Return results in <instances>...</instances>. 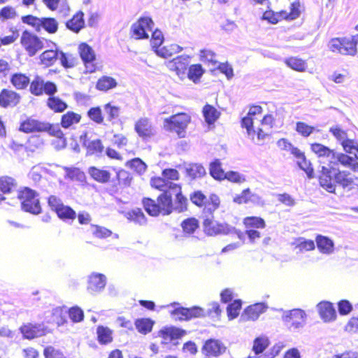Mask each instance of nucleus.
Segmentation results:
<instances>
[{
	"label": "nucleus",
	"mask_w": 358,
	"mask_h": 358,
	"mask_svg": "<svg viewBox=\"0 0 358 358\" xmlns=\"http://www.w3.org/2000/svg\"><path fill=\"white\" fill-rule=\"evenodd\" d=\"M318 179L320 185L330 193H335L336 183L343 189H358V177L348 171H341L333 166H322Z\"/></svg>",
	"instance_id": "1"
},
{
	"label": "nucleus",
	"mask_w": 358,
	"mask_h": 358,
	"mask_svg": "<svg viewBox=\"0 0 358 358\" xmlns=\"http://www.w3.org/2000/svg\"><path fill=\"white\" fill-rule=\"evenodd\" d=\"M262 106L253 105L250 108L247 115L241 119V127L246 129L248 135L252 139L258 141L264 140L269 135L271 129L275 124V118L272 115L268 114L264 116L261 120L260 126L257 129L253 126V116L262 114Z\"/></svg>",
	"instance_id": "2"
},
{
	"label": "nucleus",
	"mask_w": 358,
	"mask_h": 358,
	"mask_svg": "<svg viewBox=\"0 0 358 358\" xmlns=\"http://www.w3.org/2000/svg\"><path fill=\"white\" fill-rule=\"evenodd\" d=\"M162 192L157 199L145 197L142 199L143 206L146 213L152 217L167 216L174 211L173 202L169 190Z\"/></svg>",
	"instance_id": "3"
},
{
	"label": "nucleus",
	"mask_w": 358,
	"mask_h": 358,
	"mask_svg": "<svg viewBox=\"0 0 358 358\" xmlns=\"http://www.w3.org/2000/svg\"><path fill=\"white\" fill-rule=\"evenodd\" d=\"M192 203L201 210V216H212L221 205L220 196L211 193L206 195L201 190H195L189 194Z\"/></svg>",
	"instance_id": "4"
},
{
	"label": "nucleus",
	"mask_w": 358,
	"mask_h": 358,
	"mask_svg": "<svg viewBox=\"0 0 358 358\" xmlns=\"http://www.w3.org/2000/svg\"><path fill=\"white\" fill-rule=\"evenodd\" d=\"M358 45V34L350 37H336L330 41L329 48L333 52L346 56L357 55Z\"/></svg>",
	"instance_id": "5"
},
{
	"label": "nucleus",
	"mask_w": 358,
	"mask_h": 358,
	"mask_svg": "<svg viewBox=\"0 0 358 358\" xmlns=\"http://www.w3.org/2000/svg\"><path fill=\"white\" fill-rule=\"evenodd\" d=\"M190 122L191 116L187 113L180 112L165 118L164 127L169 131L176 132L179 138H184Z\"/></svg>",
	"instance_id": "6"
},
{
	"label": "nucleus",
	"mask_w": 358,
	"mask_h": 358,
	"mask_svg": "<svg viewBox=\"0 0 358 358\" xmlns=\"http://www.w3.org/2000/svg\"><path fill=\"white\" fill-rule=\"evenodd\" d=\"M17 199L24 211L34 215H38L41 213L40 201L37 199L36 191L29 187H24L18 190Z\"/></svg>",
	"instance_id": "7"
},
{
	"label": "nucleus",
	"mask_w": 358,
	"mask_h": 358,
	"mask_svg": "<svg viewBox=\"0 0 358 358\" xmlns=\"http://www.w3.org/2000/svg\"><path fill=\"white\" fill-rule=\"evenodd\" d=\"M180 179V173L178 170L173 168L164 169L162 171V176H155L151 178L150 185L157 190H170L173 185H180L173 182Z\"/></svg>",
	"instance_id": "8"
},
{
	"label": "nucleus",
	"mask_w": 358,
	"mask_h": 358,
	"mask_svg": "<svg viewBox=\"0 0 358 358\" xmlns=\"http://www.w3.org/2000/svg\"><path fill=\"white\" fill-rule=\"evenodd\" d=\"M243 224L245 228V234L251 243H255L261 238L262 235L258 229H264L266 227L265 220L259 216H247L244 217L243 219Z\"/></svg>",
	"instance_id": "9"
},
{
	"label": "nucleus",
	"mask_w": 358,
	"mask_h": 358,
	"mask_svg": "<svg viewBox=\"0 0 358 358\" xmlns=\"http://www.w3.org/2000/svg\"><path fill=\"white\" fill-rule=\"evenodd\" d=\"M22 338L27 340H34L37 338L43 337L52 333V331L46 327L43 322H25L19 328Z\"/></svg>",
	"instance_id": "10"
},
{
	"label": "nucleus",
	"mask_w": 358,
	"mask_h": 358,
	"mask_svg": "<svg viewBox=\"0 0 358 358\" xmlns=\"http://www.w3.org/2000/svg\"><path fill=\"white\" fill-rule=\"evenodd\" d=\"M29 92L31 94L39 96L43 94L52 95L57 92L56 84L52 81H44L39 76H35L29 83Z\"/></svg>",
	"instance_id": "11"
},
{
	"label": "nucleus",
	"mask_w": 358,
	"mask_h": 358,
	"mask_svg": "<svg viewBox=\"0 0 358 358\" xmlns=\"http://www.w3.org/2000/svg\"><path fill=\"white\" fill-rule=\"evenodd\" d=\"M20 44L29 57L34 56L43 48V42L36 34L25 30L22 33Z\"/></svg>",
	"instance_id": "12"
},
{
	"label": "nucleus",
	"mask_w": 358,
	"mask_h": 358,
	"mask_svg": "<svg viewBox=\"0 0 358 358\" xmlns=\"http://www.w3.org/2000/svg\"><path fill=\"white\" fill-rule=\"evenodd\" d=\"M154 26L152 20L149 17H141L130 29L131 37L136 40L147 39L149 32L152 31Z\"/></svg>",
	"instance_id": "13"
},
{
	"label": "nucleus",
	"mask_w": 358,
	"mask_h": 358,
	"mask_svg": "<svg viewBox=\"0 0 358 358\" xmlns=\"http://www.w3.org/2000/svg\"><path fill=\"white\" fill-rule=\"evenodd\" d=\"M78 53L85 66V72L94 73L98 69V66L96 62V54L92 48L87 43H81L78 45Z\"/></svg>",
	"instance_id": "14"
},
{
	"label": "nucleus",
	"mask_w": 358,
	"mask_h": 358,
	"mask_svg": "<svg viewBox=\"0 0 358 358\" xmlns=\"http://www.w3.org/2000/svg\"><path fill=\"white\" fill-rule=\"evenodd\" d=\"M227 349L220 340L209 338L204 341L201 351L206 357H218L224 354Z\"/></svg>",
	"instance_id": "15"
},
{
	"label": "nucleus",
	"mask_w": 358,
	"mask_h": 358,
	"mask_svg": "<svg viewBox=\"0 0 358 358\" xmlns=\"http://www.w3.org/2000/svg\"><path fill=\"white\" fill-rule=\"evenodd\" d=\"M203 231L206 236H216L228 232L227 225L215 221L213 215L212 216H203Z\"/></svg>",
	"instance_id": "16"
},
{
	"label": "nucleus",
	"mask_w": 358,
	"mask_h": 358,
	"mask_svg": "<svg viewBox=\"0 0 358 358\" xmlns=\"http://www.w3.org/2000/svg\"><path fill=\"white\" fill-rule=\"evenodd\" d=\"M134 131L144 141H148L155 134V127L150 118L141 117L134 124Z\"/></svg>",
	"instance_id": "17"
},
{
	"label": "nucleus",
	"mask_w": 358,
	"mask_h": 358,
	"mask_svg": "<svg viewBox=\"0 0 358 358\" xmlns=\"http://www.w3.org/2000/svg\"><path fill=\"white\" fill-rule=\"evenodd\" d=\"M306 313L299 308L286 312L282 316V321L290 328L298 329L303 326L306 320Z\"/></svg>",
	"instance_id": "18"
},
{
	"label": "nucleus",
	"mask_w": 358,
	"mask_h": 358,
	"mask_svg": "<svg viewBox=\"0 0 358 358\" xmlns=\"http://www.w3.org/2000/svg\"><path fill=\"white\" fill-rule=\"evenodd\" d=\"M42 132H47L50 136L57 138L56 148L61 149L65 148L66 145V138L64 132L57 124H52L43 122Z\"/></svg>",
	"instance_id": "19"
},
{
	"label": "nucleus",
	"mask_w": 358,
	"mask_h": 358,
	"mask_svg": "<svg viewBox=\"0 0 358 358\" xmlns=\"http://www.w3.org/2000/svg\"><path fill=\"white\" fill-rule=\"evenodd\" d=\"M21 101V96L17 92L10 89H2L0 92V106L1 108H14Z\"/></svg>",
	"instance_id": "20"
},
{
	"label": "nucleus",
	"mask_w": 358,
	"mask_h": 358,
	"mask_svg": "<svg viewBox=\"0 0 358 358\" xmlns=\"http://www.w3.org/2000/svg\"><path fill=\"white\" fill-rule=\"evenodd\" d=\"M185 334V330L176 327H164L157 332L158 336L162 338V343L165 345L182 338Z\"/></svg>",
	"instance_id": "21"
},
{
	"label": "nucleus",
	"mask_w": 358,
	"mask_h": 358,
	"mask_svg": "<svg viewBox=\"0 0 358 358\" xmlns=\"http://www.w3.org/2000/svg\"><path fill=\"white\" fill-rule=\"evenodd\" d=\"M106 285V278L102 273H93L87 280V289L91 294L99 292Z\"/></svg>",
	"instance_id": "22"
},
{
	"label": "nucleus",
	"mask_w": 358,
	"mask_h": 358,
	"mask_svg": "<svg viewBox=\"0 0 358 358\" xmlns=\"http://www.w3.org/2000/svg\"><path fill=\"white\" fill-rule=\"evenodd\" d=\"M87 173L93 180L100 184L108 183L111 179V173L107 167L92 166L88 168Z\"/></svg>",
	"instance_id": "23"
},
{
	"label": "nucleus",
	"mask_w": 358,
	"mask_h": 358,
	"mask_svg": "<svg viewBox=\"0 0 358 358\" xmlns=\"http://www.w3.org/2000/svg\"><path fill=\"white\" fill-rule=\"evenodd\" d=\"M289 152L298 159L297 163L299 167L306 173L308 177L309 178H313L314 169L310 162L306 159L304 153L293 145Z\"/></svg>",
	"instance_id": "24"
},
{
	"label": "nucleus",
	"mask_w": 358,
	"mask_h": 358,
	"mask_svg": "<svg viewBox=\"0 0 358 358\" xmlns=\"http://www.w3.org/2000/svg\"><path fill=\"white\" fill-rule=\"evenodd\" d=\"M264 303H256L248 306L243 312L241 318L243 321H255L266 310Z\"/></svg>",
	"instance_id": "25"
},
{
	"label": "nucleus",
	"mask_w": 358,
	"mask_h": 358,
	"mask_svg": "<svg viewBox=\"0 0 358 358\" xmlns=\"http://www.w3.org/2000/svg\"><path fill=\"white\" fill-rule=\"evenodd\" d=\"M43 122L33 117H27L20 123L19 131L24 134L41 133Z\"/></svg>",
	"instance_id": "26"
},
{
	"label": "nucleus",
	"mask_w": 358,
	"mask_h": 358,
	"mask_svg": "<svg viewBox=\"0 0 358 358\" xmlns=\"http://www.w3.org/2000/svg\"><path fill=\"white\" fill-rule=\"evenodd\" d=\"M318 313L324 322H329L336 319V312L333 303L329 301H321L317 306Z\"/></svg>",
	"instance_id": "27"
},
{
	"label": "nucleus",
	"mask_w": 358,
	"mask_h": 358,
	"mask_svg": "<svg viewBox=\"0 0 358 358\" xmlns=\"http://www.w3.org/2000/svg\"><path fill=\"white\" fill-rule=\"evenodd\" d=\"M171 190L175 193L174 211L178 213L186 211L188 208V199L182 193V186L173 185Z\"/></svg>",
	"instance_id": "28"
},
{
	"label": "nucleus",
	"mask_w": 358,
	"mask_h": 358,
	"mask_svg": "<svg viewBox=\"0 0 358 358\" xmlns=\"http://www.w3.org/2000/svg\"><path fill=\"white\" fill-rule=\"evenodd\" d=\"M113 330L107 326L98 325L96 329V341L101 345H108L114 340Z\"/></svg>",
	"instance_id": "29"
},
{
	"label": "nucleus",
	"mask_w": 358,
	"mask_h": 358,
	"mask_svg": "<svg viewBox=\"0 0 358 358\" xmlns=\"http://www.w3.org/2000/svg\"><path fill=\"white\" fill-rule=\"evenodd\" d=\"M84 13L81 10L77 11L71 19L66 21V27L73 33H78L85 27Z\"/></svg>",
	"instance_id": "30"
},
{
	"label": "nucleus",
	"mask_w": 358,
	"mask_h": 358,
	"mask_svg": "<svg viewBox=\"0 0 358 358\" xmlns=\"http://www.w3.org/2000/svg\"><path fill=\"white\" fill-rule=\"evenodd\" d=\"M188 67V58L183 56H178L169 62L170 69L175 71L178 76L185 75Z\"/></svg>",
	"instance_id": "31"
},
{
	"label": "nucleus",
	"mask_w": 358,
	"mask_h": 358,
	"mask_svg": "<svg viewBox=\"0 0 358 358\" xmlns=\"http://www.w3.org/2000/svg\"><path fill=\"white\" fill-rule=\"evenodd\" d=\"M337 162L344 167L349 168L353 172H358V155L350 156L346 153L336 155Z\"/></svg>",
	"instance_id": "32"
},
{
	"label": "nucleus",
	"mask_w": 358,
	"mask_h": 358,
	"mask_svg": "<svg viewBox=\"0 0 358 358\" xmlns=\"http://www.w3.org/2000/svg\"><path fill=\"white\" fill-rule=\"evenodd\" d=\"M59 52L57 49L45 50L39 55V63L44 67L53 66L59 58Z\"/></svg>",
	"instance_id": "33"
},
{
	"label": "nucleus",
	"mask_w": 358,
	"mask_h": 358,
	"mask_svg": "<svg viewBox=\"0 0 358 358\" xmlns=\"http://www.w3.org/2000/svg\"><path fill=\"white\" fill-rule=\"evenodd\" d=\"M81 119V114L69 110L61 116L60 125L64 129H69L74 124H78Z\"/></svg>",
	"instance_id": "34"
},
{
	"label": "nucleus",
	"mask_w": 358,
	"mask_h": 358,
	"mask_svg": "<svg viewBox=\"0 0 358 358\" xmlns=\"http://www.w3.org/2000/svg\"><path fill=\"white\" fill-rule=\"evenodd\" d=\"M310 149L312 152L317 155L319 158H336V152L334 150L330 149L329 147L319 143H314L310 144Z\"/></svg>",
	"instance_id": "35"
},
{
	"label": "nucleus",
	"mask_w": 358,
	"mask_h": 358,
	"mask_svg": "<svg viewBox=\"0 0 358 358\" xmlns=\"http://www.w3.org/2000/svg\"><path fill=\"white\" fill-rule=\"evenodd\" d=\"M48 96L46 105L51 110L55 113H61L67 109L68 104L62 99L55 96V94Z\"/></svg>",
	"instance_id": "36"
},
{
	"label": "nucleus",
	"mask_w": 358,
	"mask_h": 358,
	"mask_svg": "<svg viewBox=\"0 0 358 358\" xmlns=\"http://www.w3.org/2000/svg\"><path fill=\"white\" fill-rule=\"evenodd\" d=\"M315 242L319 251L322 254H331L334 251V244L331 239L322 235H317Z\"/></svg>",
	"instance_id": "37"
},
{
	"label": "nucleus",
	"mask_w": 358,
	"mask_h": 358,
	"mask_svg": "<svg viewBox=\"0 0 358 358\" xmlns=\"http://www.w3.org/2000/svg\"><path fill=\"white\" fill-rule=\"evenodd\" d=\"M124 217L129 222L143 225L146 224L147 217L140 208L131 209L124 213Z\"/></svg>",
	"instance_id": "38"
},
{
	"label": "nucleus",
	"mask_w": 358,
	"mask_h": 358,
	"mask_svg": "<svg viewBox=\"0 0 358 358\" xmlns=\"http://www.w3.org/2000/svg\"><path fill=\"white\" fill-rule=\"evenodd\" d=\"M10 82L16 90H24L30 83L29 78L22 73H15L10 78Z\"/></svg>",
	"instance_id": "39"
},
{
	"label": "nucleus",
	"mask_w": 358,
	"mask_h": 358,
	"mask_svg": "<svg viewBox=\"0 0 358 358\" xmlns=\"http://www.w3.org/2000/svg\"><path fill=\"white\" fill-rule=\"evenodd\" d=\"M292 245L299 252H306L313 251L315 248L314 241L306 239L303 237H299L292 243Z\"/></svg>",
	"instance_id": "40"
},
{
	"label": "nucleus",
	"mask_w": 358,
	"mask_h": 358,
	"mask_svg": "<svg viewBox=\"0 0 358 358\" xmlns=\"http://www.w3.org/2000/svg\"><path fill=\"white\" fill-rule=\"evenodd\" d=\"M59 59L61 65L66 69H73L78 64L76 55L71 52H59Z\"/></svg>",
	"instance_id": "41"
},
{
	"label": "nucleus",
	"mask_w": 358,
	"mask_h": 358,
	"mask_svg": "<svg viewBox=\"0 0 358 358\" xmlns=\"http://www.w3.org/2000/svg\"><path fill=\"white\" fill-rule=\"evenodd\" d=\"M117 85V83L114 78L108 76H103L96 81V89L99 91L107 92L116 87Z\"/></svg>",
	"instance_id": "42"
},
{
	"label": "nucleus",
	"mask_w": 358,
	"mask_h": 358,
	"mask_svg": "<svg viewBox=\"0 0 358 358\" xmlns=\"http://www.w3.org/2000/svg\"><path fill=\"white\" fill-rule=\"evenodd\" d=\"M202 113L205 121L209 125L214 124L220 115V113L217 108L208 103L205 104L203 107Z\"/></svg>",
	"instance_id": "43"
},
{
	"label": "nucleus",
	"mask_w": 358,
	"mask_h": 358,
	"mask_svg": "<svg viewBox=\"0 0 358 358\" xmlns=\"http://www.w3.org/2000/svg\"><path fill=\"white\" fill-rule=\"evenodd\" d=\"M103 110L106 115V121L114 124L119 118L120 113V108L113 104L111 102L103 105Z\"/></svg>",
	"instance_id": "44"
},
{
	"label": "nucleus",
	"mask_w": 358,
	"mask_h": 358,
	"mask_svg": "<svg viewBox=\"0 0 358 358\" xmlns=\"http://www.w3.org/2000/svg\"><path fill=\"white\" fill-rule=\"evenodd\" d=\"M284 62L288 67L298 72H304L307 69L306 61L297 57H289Z\"/></svg>",
	"instance_id": "45"
},
{
	"label": "nucleus",
	"mask_w": 358,
	"mask_h": 358,
	"mask_svg": "<svg viewBox=\"0 0 358 358\" xmlns=\"http://www.w3.org/2000/svg\"><path fill=\"white\" fill-rule=\"evenodd\" d=\"M180 227L185 234L192 235L199 229V222L194 217H187L182 221Z\"/></svg>",
	"instance_id": "46"
},
{
	"label": "nucleus",
	"mask_w": 358,
	"mask_h": 358,
	"mask_svg": "<svg viewBox=\"0 0 358 358\" xmlns=\"http://www.w3.org/2000/svg\"><path fill=\"white\" fill-rule=\"evenodd\" d=\"M55 213L63 221H73L77 216L76 212L71 206L64 204Z\"/></svg>",
	"instance_id": "47"
},
{
	"label": "nucleus",
	"mask_w": 358,
	"mask_h": 358,
	"mask_svg": "<svg viewBox=\"0 0 358 358\" xmlns=\"http://www.w3.org/2000/svg\"><path fill=\"white\" fill-rule=\"evenodd\" d=\"M58 22L54 17H41L40 23V30L43 29L50 34H55L58 30Z\"/></svg>",
	"instance_id": "48"
},
{
	"label": "nucleus",
	"mask_w": 358,
	"mask_h": 358,
	"mask_svg": "<svg viewBox=\"0 0 358 358\" xmlns=\"http://www.w3.org/2000/svg\"><path fill=\"white\" fill-rule=\"evenodd\" d=\"M154 323L150 318H140L136 320L134 324L139 333L145 335L152 331Z\"/></svg>",
	"instance_id": "49"
},
{
	"label": "nucleus",
	"mask_w": 358,
	"mask_h": 358,
	"mask_svg": "<svg viewBox=\"0 0 358 358\" xmlns=\"http://www.w3.org/2000/svg\"><path fill=\"white\" fill-rule=\"evenodd\" d=\"M301 3L299 0H296L290 5V10L287 13L285 10H282V18L284 20H293L298 18L300 15Z\"/></svg>",
	"instance_id": "50"
},
{
	"label": "nucleus",
	"mask_w": 358,
	"mask_h": 358,
	"mask_svg": "<svg viewBox=\"0 0 358 358\" xmlns=\"http://www.w3.org/2000/svg\"><path fill=\"white\" fill-rule=\"evenodd\" d=\"M187 70V78L194 83H198L204 73V69L200 64H192Z\"/></svg>",
	"instance_id": "51"
},
{
	"label": "nucleus",
	"mask_w": 358,
	"mask_h": 358,
	"mask_svg": "<svg viewBox=\"0 0 358 358\" xmlns=\"http://www.w3.org/2000/svg\"><path fill=\"white\" fill-rule=\"evenodd\" d=\"M16 186L17 182L13 178L8 176L0 177V191L3 194L10 193Z\"/></svg>",
	"instance_id": "52"
},
{
	"label": "nucleus",
	"mask_w": 358,
	"mask_h": 358,
	"mask_svg": "<svg viewBox=\"0 0 358 358\" xmlns=\"http://www.w3.org/2000/svg\"><path fill=\"white\" fill-rule=\"evenodd\" d=\"M210 174L215 180H224L226 173L222 169V164L219 159H215L210 163Z\"/></svg>",
	"instance_id": "53"
},
{
	"label": "nucleus",
	"mask_w": 358,
	"mask_h": 358,
	"mask_svg": "<svg viewBox=\"0 0 358 358\" xmlns=\"http://www.w3.org/2000/svg\"><path fill=\"white\" fill-rule=\"evenodd\" d=\"M115 178L117 185L122 187H129L132 180L130 173L123 169H120L116 171Z\"/></svg>",
	"instance_id": "54"
},
{
	"label": "nucleus",
	"mask_w": 358,
	"mask_h": 358,
	"mask_svg": "<svg viewBox=\"0 0 358 358\" xmlns=\"http://www.w3.org/2000/svg\"><path fill=\"white\" fill-rule=\"evenodd\" d=\"M66 178L71 180L84 181L86 178L85 173L79 168L66 167L64 168Z\"/></svg>",
	"instance_id": "55"
},
{
	"label": "nucleus",
	"mask_w": 358,
	"mask_h": 358,
	"mask_svg": "<svg viewBox=\"0 0 358 358\" xmlns=\"http://www.w3.org/2000/svg\"><path fill=\"white\" fill-rule=\"evenodd\" d=\"M199 59L201 62L208 65H216L217 60L216 59V54L211 50L202 49L199 51Z\"/></svg>",
	"instance_id": "56"
},
{
	"label": "nucleus",
	"mask_w": 358,
	"mask_h": 358,
	"mask_svg": "<svg viewBox=\"0 0 358 358\" xmlns=\"http://www.w3.org/2000/svg\"><path fill=\"white\" fill-rule=\"evenodd\" d=\"M87 115L90 120L96 124H101L104 122V116L99 106L91 107L87 110Z\"/></svg>",
	"instance_id": "57"
},
{
	"label": "nucleus",
	"mask_w": 358,
	"mask_h": 358,
	"mask_svg": "<svg viewBox=\"0 0 358 358\" xmlns=\"http://www.w3.org/2000/svg\"><path fill=\"white\" fill-rule=\"evenodd\" d=\"M262 19L266 20L268 22L275 24L281 20H284L282 18V10L279 12H274L272 10L268 9L263 13Z\"/></svg>",
	"instance_id": "58"
},
{
	"label": "nucleus",
	"mask_w": 358,
	"mask_h": 358,
	"mask_svg": "<svg viewBox=\"0 0 358 358\" xmlns=\"http://www.w3.org/2000/svg\"><path fill=\"white\" fill-rule=\"evenodd\" d=\"M341 144L346 154L358 155V143L354 139L347 138L341 141Z\"/></svg>",
	"instance_id": "59"
},
{
	"label": "nucleus",
	"mask_w": 358,
	"mask_h": 358,
	"mask_svg": "<svg viewBox=\"0 0 358 358\" xmlns=\"http://www.w3.org/2000/svg\"><path fill=\"white\" fill-rule=\"evenodd\" d=\"M242 301L240 299L234 300L227 308V316L229 320L235 319L239 315L241 309Z\"/></svg>",
	"instance_id": "60"
},
{
	"label": "nucleus",
	"mask_w": 358,
	"mask_h": 358,
	"mask_svg": "<svg viewBox=\"0 0 358 358\" xmlns=\"http://www.w3.org/2000/svg\"><path fill=\"white\" fill-rule=\"evenodd\" d=\"M187 173L192 179L203 177L206 174V170L201 165L194 164L187 169Z\"/></svg>",
	"instance_id": "61"
},
{
	"label": "nucleus",
	"mask_w": 358,
	"mask_h": 358,
	"mask_svg": "<svg viewBox=\"0 0 358 358\" xmlns=\"http://www.w3.org/2000/svg\"><path fill=\"white\" fill-rule=\"evenodd\" d=\"M269 341L266 337H257L253 341L252 350L256 355L262 353L268 346Z\"/></svg>",
	"instance_id": "62"
},
{
	"label": "nucleus",
	"mask_w": 358,
	"mask_h": 358,
	"mask_svg": "<svg viewBox=\"0 0 358 358\" xmlns=\"http://www.w3.org/2000/svg\"><path fill=\"white\" fill-rule=\"evenodd\" d=\"M67 313L69 318L74 323L80 322L84 320V312L80 307L77 306L71 307L68 310Z\"/></svg>",
	"instance_id": "63"
},
{
	"label": "nucleus",
	"mask_w": 358,
	"mask_h": 358,
	"mask_svg": "<svg viewBox=\"0 0 358 358\" xmlns=\"http://www.w3.org/2000/svg\"><path fill=\"white\" fill-rule=\"evenodd\" d=\"M86 149L90 155H99L103 151L104 147L100 139H96L89 142Z\"/></svg>",
	"instance_id": "64"
}]
</instances>
